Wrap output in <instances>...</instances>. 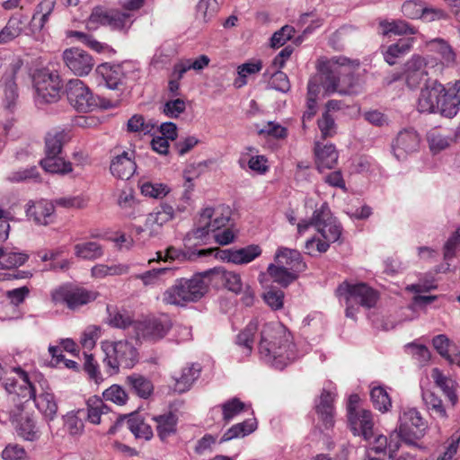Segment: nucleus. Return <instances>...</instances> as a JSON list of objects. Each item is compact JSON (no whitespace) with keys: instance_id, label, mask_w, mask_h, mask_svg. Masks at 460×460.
I'll return each instance as SVG.
<instances>
[{"instance_id":"f257e3e1","label":"nucleus","mask_w":460,"mask_h":460,"mask_svg":"<svg viewBox=\"0 0 460 460\" xmlns=\"http://www.w3.org/2000/svg\"><path fill=\"white\" fill-rule=\"evenodd\" d=\"M13 372L15 376L6 377L4 383L7 393L6 401L16 402L17 399H24V402L33 400L35 406L44 417L49 420H53L58 404L47 381L43 378L31 380L21 368H13Z\"/></svg>"},{"instance_id":"f03ea898","label":"nucleus","mask_w":460,"mask_h":460,"mask_svg":"<svg viewBox=\"0 0 460 460\" xmlns=\"http://www.w3.org/2000/svg\"><path fill=\"white\" fill-rule=\"evenodd\" d=\"M258 349L261 358L277 369H283L297 358L288 330L279 322L266 323L260 332Z\"/></svg>"},{"instance_id":"7ed1b4c3","label":"nucleus","mask_w":460,"mask_h":460,"mask_svg":"<svg viewBox=\"0 0 460 460\" xmlns=\"http://www.w3.org/2000/svg\"><path fill=\"white\" fill-rule=\"evenodd\" d=\"M460 80L445 87L438 80L427 81L421 88L417 102V110L421 113H436L453 118L459 111Z\"/></svg>"},{"instance_id":"20e7f679","label":"nucleus","mask_w":460,"mask_h":460,"mask_svg":"<svg viewBox=\"0 0 460 460\" xmlns=\"http://www.w3.org/2000/svg\"><path fill=\"white\" fill-rule=\"evenodd\" d=\"M358 60H349L347 58H333L327 62L318 79L325 95L338 93L341 95H354L361 92L362 87L358 79L349 77V84H346V78H341L342 67H358Z\"/></svg>"},{"instance_id":"39448f33","label":"nucleus","mask_w":460,"mask_h":460,"mask_svg":"<svg viewBox=\"0 0 460 460\" xmlns=\"http://www.w3.org/2000/svg\"><path fill=\"white\" fill-rule=\"evenodd\" d=\"M210 281L208 270L194 274L191 278H181L163 294L166 305L186 306L199 301L208 292Z\"/></svg>"},{"instance_id":"423d86ee","label":"nucleus","mask_w":460,"mask_h":460,"mask_svg":"<svg viewBox=\"0 0 460 460\" xmlns=\"http://www.w3.org/2000/svg\"><path fill=\"white\" fill-rule=\"evenodd\" d=\"M336 293L346 305V316L351 319H355L359 306L372 308L378 299L376 291L365 283L343 282L338 287Z\"/></svg>"},{"instance_id":"0eeeda50","label":"nucleus","mask_w":460,"mask_h":460,"mask_svg":"<svg viewBox=\"0 0 460 460\" xmlns=\"http://www.w3.org/2000/svg\"><path fill=\"white\" fill-rule=\"evenodd\" d=\"M102 349L105 354L103 363L111 375L119 373L120 367L130 369L138 361L137 349L128 341H105Z\"/></svg>"},{"instance_id":"6e6552de","label":"nucleus","mask_w":460,"mask_h":460,"mask_svg":"<svg viewBox=\"0 0 460 460\" xmlns=\"http://www.w3.org/2000/svg\"><path fill=\"white\" fill-rule=\"evenodd\" d=\"M14 409L0 404V421L9 419L17 435L26 441H37L41 437V431L32 414L24 412L22 408V401H16Z\"/></svg>"},{"instance_id":"1a4fd4ad","label":"nucleus","mask_w":460,"mask_h":460,"mask_svg":"<svg viewBox=\"0 0 460 460\" xmlns=\"http://www.w3.org/2000/svg\"><path fill=\"white\" fill-rule=\"evenodd\" d=\"M97 71L102 75L108 88L118 91L131 87L140 77L138 67L130 61L112 66L102 64Z\"/></svg>"},{"instance_id":"9d476101","label":"nucleus","mask_w":460,"mask_h":460,"mask_svg":"<svg viewBox=\"0 0 460 460\" xmlns=\"http://www.w3.org/2000/svg\"><path fill=\"white\" fill-rule=\"evenodd\" d=\"M428 422L416 408L407 407L399 415L398 437L408 445H416V441L424 437Z\"/></svg>"},{"instance_id":"9b49d317","label":"nucleus","mask_w":460,"mask_h":460,"mask_svg":"<svg viewBox=\"0 0 460 460\" xmlns=\"http://www.w3.org/2000/svg\"><path fill=\"white\" fill-rule=\"evenodd\" d=\"M230 220L228 208H206L199 214L197 227L187 236L191 239L203 240L210 232L214 233L226 226Z\"/></svg>"},{"instance_id":"f8f14e48","label":"nucleus","mask_w":460,"mask_h":460,"mask_svg":"<svg viewBox=\"0 0 460 460\" xmlns=\"http://www.w3.org/2000/svg\"><path fill=\"white\" fill-rule=\"evenodd\" d=\"M314 222L316 230L322 234L323 241L317 242V250L325 252L331 243L337 242L341 235V226L332 217L327 204H323L314 212Z\"/></svg>"},{"instance_id":"ddd939ff","label":"nucleus","mask_w":460,"mask_h":460,"mask_svg":"<svg viewBox=\"0 0 460 460\" xmlns=\"http://www.w3.org/2000/svg\"><path fill=\"white\" fill-rule=\"evenodd\" d=\"M36 101L42 103L56 102L60 99L62 84L57 72L39 71L34 75Z\"/></svg>"},{"instance_id":"4468645a","label":"nucleus","mask_w":460,"mask_h":460,"mask_svg":"<svg viewBox=\"0 0 460 460\" xmlns=\"http://www.w3.org/2000/svg\"><path fill=\"white\" fill-rule=\"evenodd\" d=\"M69 103L79 112H88L98 106L89 87L79 79H71L66 86Z\"/></svg>"},{"instance_id":"2eb2a0df","label":"nucleus","mask_w":460,"mask_h":460,"mask_svg":"<svg viewBox=\"0 0 460 460\" xmlns=\"http://www.w3.org/2000/svg\"><path fill=\"white\" fill-rule=\"evenodd\" d=\"M96 297V292L81 287H60L52 293V300L56 304L66 305L72 310L95 300Z\"/></svg>"},{"instance_id":"dca6fc26","label":"nucleus","mask_w":460,"mask_h":460,"mask_svg":"<svg viewBox=\"0 0 460 460\" xmlns=\"http://www.w3.org/2000/svg\"><path fill=\"white\" fill-rule=\"evenodd\" d=\"M66 66L77 76H85L91 73L95 62L85 50L72 47L66 49L62 54Z\"/></svg>"},{"instance_id":"f3484780","label":"nucleus","mask_w":460,"mask_h":460,"mask_svg":"<svg viewBox=\"0 0 460 460\" xmlns=\"http://www.w3.org/2000/svg\"><path fill=\"white\" fill-rule=\"evenodd\" d=\"M172 321L168 315L149 319L135 324L138 338L157 341L164 338L172 328Z\"/></svg>"},{"instance_id":"a211bd4d","label":"nucleus","mask_w":460,"mask_h":460,"mask_svg":"<svg viewBox=\"0 0 460 460\" xmlns=\"http://www.w3.org/2000/svg\"><path fill=\"white\" fill-rule=\"evenodd\" d=\"M420 137L413 128L401 130L392 142V152L398 160L405 159L410 154L418 151Z\"/></svg>"},{"instance_id":"6ab92c4d","label":"nucleus","mask_w":460,"mask_h":460,"mask_svg":"<svg viewBox=\"0 0 460 460\" xmlns=\"http://www.w3.org/2000/svg\"><path fill=\"white\" fill-rule=\"evenodd\" d=\"M416 31H385L384 36L391 37L392 34L394 36H400L401 38L397 42L390 45L386 51L384 53L385 60L389 65H394L396 62V58L400 56L407 53L412 46L414 38L412 35Z\"/></svg>"},{"instance_id":"aec40b11","label":"nucleus","mask_w":460,"mask_h":460,"mask_svg":"<svg viewBox=\"0 0 460 460\" xmlns=\"http://www.w3.org/2000/svg\"><path fill=\"white\" fill-rule=\"evenodd\" d=\"M174 217V209L172 206L164 204L149 213L146 217L144 227H137V233L146 232L148 236H156L161 233L164 224Z\"/></svg>"},{"instance_id":"412c9836","label":"nucleus","mask_w":460,"mask_h":460,"mask_svg":"<svg viewBox=\"0 0 460 460\" xmlns=\"http://www.w3.org/2000/svg\"><path fill=\"white\" fill-rule=\"evenodd\" d=\"M55 204L47 199L29 200L25 206L26 217L36 225L48 226L53 222Z\"/></svg>"},{"instance_id":"4be33fe9","label":"nucleus","mask_w":460,"mask_h":460,"mask_svg":"<svg viewBox=\"0 0 460 460\" xmlns=\"http://www.w3.org/2000/svg\"><path fill=\"white\" fill-rule=\"evenodd\" d=\"M89 21L92 23L101 26L129 27L131 25L130 16L126 13L107 11L102 6L93 8Z\"/></svg>"},{"instance_id":"5701e85b","label":"nucleus","mask_w":460,"mask_h":460,"mask_svg":"<svg viewBox=\"0 0 460 460\" xmlns=\"http://www.w3.org/2000/svg\"><path fill=\"white\" fill-rule=\"evenodd\" d=\"M348 421L354 435L362 436L369 440L374 436V420L372 412L366 409L352 411L348 414Z\"/></svg>"},{"instance_id":"b1692460","label":"nucleus","mask_w":460,"mask_h":460,"mask_svg":"<svg viewBox=\"0 0 460 460\" xmlns=\"http://www.w3.org/2000/svg\"><path fill=\"white\" fill-rule=\"evenodd\" d=\"M124 424L137 438L149 440L153 437V429L150 425L146 423L139 416L134 414L118 417L108 433L114 434L118 428Z\"/></svg>"},{"instance_id":"393cba45","label":"nucleus","mask_w":460,"mask_h":460,"mask_svg":"<svg viewBox=\"0 0 460 460\" xmlns=\"http://www.w3.org/2000/svg\"><path fill=\"white\" fill-rule=\"evenodd\" d=\"M426 64L422 58L413 56L405 64L404 77L406 84L411 88H417L422 82L430 81L427 78Z\"/></svg>"},{"instance_id":"a878e982","label":"nucleus","mask_w":460,"mask_h":460,"mask_svg":"<svg viewBox=\"0 0 460 460\" xmlns=\"http://www.w3.org/2000/svg\"><path fill=\"white\" fill-rule=\"evenodd\" d=\"M20 67V61L13 64L11 73L6 74L0 82L3 105L5 109L10 111L15 106L19 96L17 84L14 81V75Z\"/></svg>"},{"instance_id":"bb28decb","label":"nucleus","mask_w":460,"mask_h":460,"mask_svg":"<svg viewBox=\"0 0 460 460\" xmlns=\"http://www.w3.org/2000/svg\"><path fill=\"white\" fill-rule=\"evenodd\" d=\"M110 169L112 175L119 179H130L137 170L134 152L124 151L121 155L115 156L111 161Z\"/></svg>"},{"instance_id":"cd10ccee","label":"nucleus","mask_w":460,"mask_h":460,"mask_svg":"<svg viewBox=\"0 0 460 460\" xmlns=\"http://www.w3.org/2000/svg\"><path fill=\"white\" fill-rule=\"evenodd\" d=\"M274 260L277 264L287 267L297 275L306 270L305 262L303 261L300 252L296 249L279 247L275 253Z\"/></svg>"},{"instance_id":"c85d7f7f","label":"nucleus","mask_w":460,"mask_h":460,"mask_svg":"<svg viewBox=\"0 0 460 460\" xmlns=\"http://www.w3.org/2000/svg\"><path fill=\"white\" fill-rule=\"evenodd\" d=\"M209 281H221L225 287L235 293L239 294L243 291V282L240 274L234 271H229L222 267L214 268L208 270Z\"/></svg>"},{"instance_id":"c756f323","label":"nucleus","mask_w":460,"mask_h":460,"mask_svg":"<svg viewBox=\"0 0 460 460\" xmlns=\"http://www.w3.org/2000/svg\"><path fill=\"white\" fill-rule=\"evenodd\" d=\"M429 147L433 154H438L450 147L452 144L460 143V127L452 136H446L438 129H431L427 134Z\"/></svg>"},{"instance_id":"7c9ffc66","label":"nucleus","mask_w":460,"mask_h":460,"mask_svg":"<svg viewBox=\"0 0 460 460\" xmlns=\"http://www.w3.org/2000/svg\"><path fill=\"white\" fill-rule=\"evenodd\" d=\"M221 259L234 264H246L261 254L259 245H249L238 250H226L221 252Z\"/></svg>"},{"instance_id":"2f4dec72","label":"nucleus","mask_w":460,"mask_h":460,"mask_svg":"<svg viewBox=\"0 0 460 460\" xmlns=\"http://www.w3.org/2000/svg\"><path fill=\"white\" fill-rule=\"evenodd\" d=\"M314 155L317 169L319 171L333 168L338 161V152L332 144H314Z\"/></svg>"},{"instance_id":"473e14b6","label":"nucleus","mask_w":460,"mask_h":460,"mask_svg":"<svg viewBox=\"0 0 460 460\" xmlns=\"http://www.w3.org/2000/svg\"><path fill=\"white\" fill-rule=\"evenodd\" d=\"M431 377L436 385L441 389L445 396L448 399L452 406L456 405L458 402V396L456 394L458 384L454 379L445 376L443 372L437 367L431 370Z\"/></svg>"},{"instance_id":"72a5a7b5","label":"nucleus","mask_w":460,"mask_h":460,"mask_svg":"<svg viewBox=\"0 0 460 460\" xmlns=\"http://www.w3.org/2000/svg\"><path fill=\"white\" fill-rule=\"evenodd\" d=\"M421 398L426 410L433 418L446 420L447 413L442 399L434 392L427 390L422 391Z\"/></svg>"},{"instance_id":"f704fd0d","label":"nucleus","mask_w":460,"mask_h":460,"mask_svg":"<svg viewBox=\"0 0 460 460\" xmlns=\"http://www.w3.org/2000/svg\"><path fill=\"white\" fill-rule=\"evenodd\" d=\"M200 370L201 368L199 364H191L183 367L180 376L174 377L175 391L178 393H184L188 391L199 376Z\"/></svg>"},{"instance_id":"c9c22d12","label":"nucleus","mask_w":460,"mask_h":460,"mask_svg":"<svg viewBox=\"0 0 460 460\" xmlns=\"http://www.w3.org/2000/svg\"><path fill=\"white\" fill-rule=\"evenodd\" d=\"M126 384L140 398H148L154 391L152 382L140 374H131L126 377Z\"/></svg>"},{"instance_id":"e433bc0d","label":"nucleus","mask_w":460,"mask_h":460,"mask_svg":"<svg viewBox=\"0 0 460 460\" xmlns=\"http://www.w3.org/2000/svg\"><path fill=\"white\" fill-rule=\"evenodd\" d=\"M153 420L156 423V431L162 441L175 434L177 417L172 412L154 416Z\"/></svg>"},{"instance_id":"4c0bfd02","label":"nucleus","mask_w":460,"mask_h":460,"mask_svg":"<svg viewBox=\"0 0 460 460\" xmlns=\"http://www.w3.org/2000/svg\"><path fill=\"white\" fill-rule=\"evenodd\" d=\"M75 257L85 261H95L102 257L103 247L97 242L88 241L79 243L74 246Z\"/></svg>"},{"instance_id":"58836bf2","label":"nucleus","mask_w":460,"mask_h":460,"mask_svg":"<svg viewBox=\"0 0 460 460\" xmlns=\"http://www.w3.org/2000/svg\"><path fill=\"white\" fill-rule=\"evenodd\" d=\"M257 429V422L254 419H248L243 422L230 427L223 434L219 443L226 442L234 438H244Z\"/></svg>"},{"instance_id":"ea45409f","label":"nucleus","mask_w":460,"mask_h":460,"mask_svg":"<svg viewBox=\"0 0 460 460\" xmlns=\"http://www.w3.org/2000/svg\"><path fill=\"white\" fill-rule=\"evenodd\" d=\"M247 406L238 398H232L216 406L214 410H220L222 420L226 424L232 421L235 417L246 411Z\"/></svg>"},{"instance_id":"a19ab883","label":"nucleus","mask_w":460,"mask_h":460,"mask_svg":"<svg viewBox=\"0 0 460 460\" xmlns=\"http://www.w3.org/2000/svg\"><path fill=\"white\" fill-rule=\"evenodd\" d=\"M333 399L334 395L331 392L323 390L315 406L316 412L327 427L332 426L333 423Z\"/></svg>"},{"instance_id":"79ce46f5","label":"nucleus","mask_w":460,"mask_h":460,"mask_svg":"<svg viewBox=\"0 0 460 460\" xmlns=\"http://www.w3.org/2000/svg\"><path fill=\"white\" fill-rule=\"evenodd\" d=\"M267 271L272 280L281 287H288L290 283L295 281L298 275L291 270H289L287 267H284L280 264H277L275 262L269 265Z\"/></svg>"},{"instance_id":"37998d69","label":"nucleus","mask_w":460,"mask_h":460,"mask_svg":"<svg viewBox=\"0 0 460 460\" xmlns=\"http://www.w3.org/2000/svg\"><path fill=\"white\" fill-rule=\"evenodd\" d=\"M129 266L128 264L106 265L99 263L91 269V276L94 279H103L109 276H121L128 273Z\"/></svg>"},{"instance_id":"c03bdc74","label":"nucleus","mask_w":460,"mask_h":460,"mask_svg":"<svg viewBox=\"0 0 460 460\" xmlns=\"http://www.w3.org/2000/svg\"><path fill=\"white\" fill-rule=\"evenodd\" d=\"M42 168L51 173H68L72 172V164L65 161L60 155L46 156L40 160Z\"/></svg>"},{"instance_id":"a18cd8bd","label":"nucleus","mask_w":460,"mask_h":460,"mask_svg":"<svg viewBox=\"0 0 460 460\" xmlns=\"http://www.w3.org/2000/svg\"><path fill=\"white\" fill-rule=\"evenodd\" d=\"M69 139L68 134L64 130L48 133L45 138L46 156L61 155L63 145Z\"/></svg>"},{"instance_id":"49530a36","label":"nucleus","mask_w":460,"mask_h":460,"mask_svg":"<svg viewBox=\"0 0 460 460\" xmlns=\"http://www.w3.org/2000/svg\"><path fill=\"white\" fill-rule=\"evenodd\" d=\"M257 330V321H251L236 337V344L239 347L243 348V353L246 356L252 353L253 348L254 335Z\"/></svg>"},{"instance_id":"de8ad7c7","label":"nucleus","mask_w":460,"mask_h":460,"mask_svg":"<svg viewBox=\"0 0 460 460\" xmlns=\"http://www.w3.org/2000/svg\"><path fill=\"white\" fill-rule=\"evenodd\" d=\"M68 37H75L79 41L98 53L114 52V49L106 43L96 40L91 34L82 31H72Z\"/></svg>"},{"instance_id":"09e8293b","label":"nucleus","mask_w":460,"mask_h":460,"mask_svg":"<svg viewBox=\"0 0 460 460\" xmlns=\"http://www.w3.org/2000/svg\"><path fill=\"white\" fill-rule=\"evenodd\" d=\"M109 408L103 401L96 396L87 400V419L93 424H100L102 415L108 413Z\"/></svg>"},{"instance_id":"8fccbe9b","label":"nucleus","mask_w":460,"mask_h":460,"mask_svg":"<svg viewBox=\"0 0 460 460\" xmlns=\"http://www.w3.org/2000/svg\"><path fill=\"white\" fill-rule=\"evenodd\" d=\"M217 0H199L197 4L196 19L201 23H207L217 13Z\"/></svg>"},{"instance_id":"3c124183","label":"nucleus","mask_w":460,"mask_h":460,"mask_svg":"<svg viewBox=\"0 0 460 460\" xmlns=\"http://www.w3.org/2000/svg\"><path fill=\"white\" fill-rule=\"evenodd\" d=\"M155 124L151 120L146 121L142 115H133L127 123L128 132L138 133L143 135L150 134L155 128Z\"/></svg>"},{"instance_id":"603ef678","label":"nucleus","mask_w":460,"mask_h":460,"mask_svg":"<svg viewBox=\"0 0 460 460\" xmlns=\"http://www.w3.org/2000/svg\"><path fill=\"white\" fill-rule=\"evenodd\" d=\"M374 407L381 412H386L392 407L391 398L382 386L374 387L370 393Z\"/></svg>"},{"instance_id":"864d4df0","label":"nucleus","mask_w":460,"mask_h":460,"mask_svg":"<svg viewBox=\"0 0 460 460\" xmlns=\"http://www.w3.org/2000/svg\"><path fill=\"white\" fill-rule=\"evenodd\" d=\"M172 274V269L164 267L147 270L142 274L136 275V279H141L145 286H155L161 283L163 277L166 274Z\"/></svg>"},{"instance_id":"5fc2aeb1","label":"nucleus","mask_w":460,"mask_h":460,"mask_svg":"<svg viewBox=\"0 0 460 460\" xmlns=\"http://www.w3.org/2000/svg\"><path fill=\"white\" fill-rule=\"evenodd\" d=\"M393 436L394 435H391L389 442L385 436H377L374 441L373 447L370 449L376 453H382L385 452L386 448H388L389 456L394 457V455L398 451L400 447V444L398 440L394 441Z\"/></svg>"},{"instance_id":"6e6d98bb","label":"nucleus","mask_w":460,"mask_h":460,"mask_svg":"<svg viewBox=\"0 0 460 460\" xmlns=\"http://www.w3.org/2000/svg\"><path fill=\"white\" fill-rule=\"evenodd\" d=\"M140 190L143 195L154 199H162L170 192V188L166 184L150 181L142 183Z\"/></svg>"},{"instance_id":"4d7b16f0","label":"nucleus","mask_w":460,"mask_h":460,"mask_svg":"<svg viewBox=\"0 0 460 460\" xmlns=\"http://www.w3.org/2000/svg\"><path fill=\"white\" fill-rule=\"evenodd\" d=\"M29 259V255L22 252H4L1 257L0 264L8 269L17 268L23 265Z\"/></svg>"},{"instance_id":"13d9d810","label":"nucleus","mask_w":460,"mask_h":460,"mask_svg":"<svg viewBox=\"0 0 460 460\" xmlns=\"http://www.w3.org/2000/svg\"><path fill=\"white\" fill-rule=\"evenodd\" d=\"M101 337V328L97 325H89L82 333L80 343L85 349L91 350Z\"/></svg>"},{"instance_id":"bf43d9fd","label":"nucleus","mask_w":460,"mask_h":460,"mask_svg":"<svg viewBox=\"0 0 460 460\" xmlns=\"http://www.w3.org/2000/svg\"><path fill=\"white\" fill-rule=\"evenodd\" d=\"M104 400L124 405L128 400L127 392L119 385H112L102 393Z\"/></svg>"},{"instance_id":"052dcab7","label":"nucleus","mask_w":460,"mask_h":460,"mask_svg":"<svg viewBox=\"0 0 460 460\" xmlns=\"http://www.w3.org/2000/svg\"><path fill=\"white\" fill-rule=\"evenodd\" d=\"M262 68V63L261 60H256L253 62L244 63L238 66V75L240 76V81H235L234 84L236 87H241L246 84V77L250 75L256 74L261 71Z\"/></svg>"},{"instance_id":"680f3d73","label":"nucleus","mask_w":460,"mask_h":460,"mask_svg":"<svg viewBox=\"0 0 460 460\" xmlns=\"http://www.w3.org/2000/svg\"><path fill=\"white\" fill-rule=\"evenodd\" d=\"M406 349L416 359L420 366L426 365L431 358L430 351L425 345L416 344L414 342L408 343L405 346Z\"/></svg>"},{"instance_id":"e2e57ef3","label":"nucleus","mask_w":460,"mask_h":460,"mask_svg":"<svg viewBox=\"0 0 460 460\" xmlns=\"http://www.w3.org/2000/svg\"><path fill=\"white\" fill-rule=\"evenodd\" d=\"M317 124L323 138L332 137L336 134V123L330 113L323 112Z\"/></svg>"},{"instance_id":"0e129e2a","label":"nucleus","mask_w":460,"mask_h":460,"mask_svg":"<svg viewBox=\"0 0 460 460\" xmlns=\"http://www.w3.org/2000/svg\"><path fill=\"white\" fill-rule=\"evenodd\" d=\"M109 323L115 328L126 329L133 323V319L127 311L116 310L110 313Z\"/></svg>"},{"instance_id":"69168bd1","label":"nucleus","mask_w":460,"mask_h":460,"mask_svg":"<svg viewBox=\"0 0 460 460\" xmlns=\"http://www.w3.org/2000/svg\"><path fill=\"white\" fill-rule=\"evenodd\" d=\"M424 4L420 1L408 0L402 5V12L404 16L411 19H420L424 11Z\"/></svg>"},{"instance_id":"338daca9","label":"nucleus","mask_w":460,"mask_h":460,"mask_svg":"<svg viewBox=\"0 0 460 460\" xmlns=\"http://www.w3.org/2000/svg\"><path fill=\"white\" fill-rule=\"evenodd\" d=\"M4 460H26L27 453L23 447L18 444H9L2 452Z\"/></svg>"},{"instance_id":"774afa93","label":"nucleus","mask_w":460,"mask_h":460,"mask_svg":"<svg viewBox=\"0 0 460 460\" xmlns=\"http://www.w3.org/2000/svg\"><path fill=\"white\" fill-rule=\"evenodd\" d=\"M186 109V104L182 99H174L165 102L164 112L170 118H178Z\"/></svg>"}]
</instances>
